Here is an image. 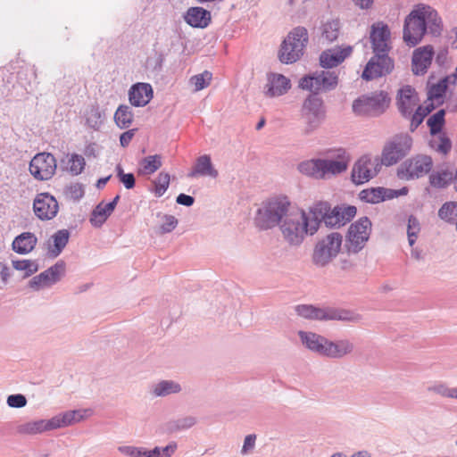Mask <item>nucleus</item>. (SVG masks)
<instances>
[{"label": "nucleus", "mask_w": 457, "mask_h": 457, "mask_svg": "<svg viewBox=\"0 0 457 457\" xmlns=\"http://www.w3.org/2000/svg\"><path fill=\"white\" fill-rule=\"evenodd\" d=\"M441 24V18L434 8L418 4L405 17L403 39L408 46L414 47L422 40L428 29L433 36L440 35Z\"/></svg>", "instance_id": "obj_1"}, {"label": "nucleus", "mask_w": 457, "mask_h": 457, "mask_svg": "<svg viewBox=\"0 0 457 457\" xmlns=\"http://www.w3.org/2000/svg\"><path fill=\"white\" fill-rule=\"evenodd\" d=\"M86 411L73 410L61 412L49 420H37L21 423L16 431L22 436H36L47 431L66 428L81 421Z\"/></svg>", "instance_id": "obj_2"}, {"label": "nucleus", "mask_w": 457, "mask_h": 457, "mask_svg": "<svg viewBox=\"0 0 457 457\" xmlns=\"http://www.w3.org/2000/svg\"><path fill=\"white\" fill-rule=\"evenodd\" d=\"M290 207L291 203L287 196L273 197L263 202L254 217L256 227L267 230L280 226Z\"/></svg>", "instance_id": "obj_3"}, {"label": "nucleus", "mask_w": 457, "mask_h": 457, "mask_svg": "<svg viewBox=\"0 0 457 457\" xmlns=\"http://www.w3.org/2000/svg\"><path fill=\"white\" fill-rule=\"evenodd\" d=\"M295 311L297 315L304 319L321 321L339 320L359 323L362 320V316L353 311L336 307L319 308L312 304H299L295 307Z\"/></svg>", "instance_id": "obj_4"}, {"label": "nucleus", "mask_w": 457, "mask_h": 457, "mask_svg": "<svg viewBox=\"0 0 457 457\" xmlns=\"http://www.w3.org/2000/svg\"><path fill=\"white\" fill-rule=\"evenodd\" d=\"M304 217V210L291 206L282 220L279 228L288 245L298 246L309 235L308 224Z\"/></svg>", "instance_id": "obj_5"}, {"label": "nucleus", "mask_w": 457, "mask_h": 457, "mask_svg": "<svg viewBox=\"0 0 457 457\" xmlns=\"http://www.w3.org/2000/svg\"><path fill=\"white\" fill-rule=\"evenodd\" d=\"M309 41L306 28H294L281 44L278 58L282 63L289 64L298 61L303 54Z\"/></svg>", "instance_id": "obj_6"}, {"label": "nucleus", "mask_w": 457, "mask_h": 457, "mask_svg": "<svg viewBox=\"0 0 457 457\" xmlns=\"http://www.w3.org/2000/svg\"><path fill=\"white\" fill-rule=\"evenodd\" d=\"M338 81V72L336 71H315L300 79L299 87L310 91V95L319 96L320 93H328L336 89Z\"/></svg>", "instance_id": "obj_7"}, {"label": "nucleus", "mask_w": 457, "mask_h": 457, "mask_svg": "<svg viewBox=\"0 0 457 457\" xmlns=\"http://www.w3.org/2000/svg\"><path fill=\"white\" fill-rule=\"evenodd\" d=\"M390 98L383 90L363 95L353 103V111L357 115L377 117L388 108Z\"/></svg>", "instance_id": "obj_8"}, {"label": "nucleus", "mask_w": 457, "mask_h": 457, "mask_svg": "<svg viewBox=\"0 0 457 457\" xmlns=\"http://www.w3.org/2000/svg\"><path fill=\"white\" fill-rule=\"evenodd\" d=\"M343 237L338 232H332L320 239L312 252V261L320 268L326 267L341 250Z\"/></svg>", "instance_id": "obj_9"}, {"label": "nucleus", "mask_w": 457, "mask_h": 457, "mask_svg": "<svg viewBox=\"0 0 457 457\" xmlns=\"http://www.w3.org/2000/svg\"><path fill=\"white\" fill-rule=\"evenodd\" d=\"M302 116L304 120L305 134L320 128L326 119V107L322 98L317 95H309L303 104Z\"/></svg>", "instance_id": "obj_10"}, {"label": "nucleus", "mask_w": 457, "mask_h": 457, "mask_svg": "<svg viewBox=\"0 0 457 457\" xmlns=\"http://www.w3.org/2000/svg\"><path fill=\"white\" fill-rule=\"evenodd\" d=\"M412 138L408 134H398L386 144L382 151L381 164L391 166L397 163L411 151Z\"/></svg>", "instance_id": "obj_11"}, {"label": "nucleus", "mask_w": 457, "mask_h": 457, "mask_svg": "<svg viewBox=\"0 0 457 457\" xmlns=\"http://www.w3.org/2000/svg\"><path fill=\"white\" fill-rule=\"evenodd\" d=\"M371 226L370 220L366 216L350 225L346 237L348 252L357 253L365 246L371 233Z\"/></svg>", "instance_id": "obj_12"}, {"label": "nucleus", "mask_w": 457, "mask_h": 457, "mask_svg": "<svg viewBox=\"0 0 457 457\" xmlns=\"http://www.w3.org/2000/svg\"><path fill=\"white\" fill-rule=\"evenodd\" d=\"M433 167L432 158L428 155H417L404 161L397 170L401 179L411 180L428 174Z\"/></svg>", "instance_id": "obj_13"}, {"label": "nucleus", "mask_w": 457, "mask_h": 457, "mask_svg": "<svg viewBox=\"0 0 457 457\" xmlns=\"http://www.w3.org/2000/svg\"><path fill=\"white\" fill-rule=\"evenodd\" d=\"M379 170L378 159H372L371 156L365 154L353 164L351 179L355 185L364 184L377 176Z\"/></svg>", "instance_id": "obj_14"}, {"label": "nucleus", "mask_w": 457, "mask_h": 457, "mask_svg": "<svg viewBox=\"0 0 457 457\" xmlns=\"http://www.w3.org/2000/svg\"><path fill=\"white\" fill-rule=\"evenodd\" d=\"M57 163L50 153L37 154L29 162V172L37 180H48L55 173Z\"/></svg>", "instance_id": "obj_15"}, {"label": "nucleus", "mask_w": 457, "mask_h": 457, "mask_svg": "<svg viewBox=\"0 0 457 457\" xmlns=\"http://www.w3.org/2000/svg\"><path fill=\"white\" fill-rule=\"evenodd\" d=\"M394 69V62L388 54L374 53L361 74L364 80L370 81L389 74Z\"/></svg>", "instance_id": "obj_16"}, {"label": "nucleus", "mask_w": 457, "mask_h": 457, "mask_svg": "<svg viewBox=\"0 0 457 457\" xmlns=\"http://www.w3.org/2000/svg\"><path fill=\"white\" fill-rule=\"evenodd\" d=\"M65 273V262H57L55 264L44 270L40 274L33 277L29 286L35 291L57 283Z\"/></svg>", "instance_id": "obj_17"}, {"label": "nucleus", "mask_w": 457, "mask_h": 457, "mask_svg": "<svg viewBox=\"0 0 457 457\" xmlns=\"http://www.w3.org/2000/svg\"><path fill=\"white\" fill-rule=\"evenodd\" d=\"M57 200L49 193L37 194L33 202L35 215L41 220H48L54 218L58 212Z\"/></svg>", "instance_id": "obj_18"}, {"label": "nucleus", "mask_w": 457, "mask_h": 457, "mask_svg": "<svg viewBox=\"0 0 457 457\" xmlns=\"http://www.w3.org/2000/svg\"><path fill=\"white\" fill-rule=\"evenodd\" d=\"M353 50V48L351 46L326 49L320 54V65L321 68L328 71L337 67L352 54Z\"/></svg>", "instance_id": "obj_19"}, {"label": "nucleus", "mask_w": 457, "mask_h": 457, "mask_svg": "<svg viewBox=\"0 0 457 457\" xmlns=\"http://www.w3.org/2000/svg\"><path fill=\"white\" fill-rule=\"evenodd\" d=\"M389 38L390 29L386 23L378 21L371 25L370 39L373 53L388 54L390 51V46L388 45Z\"/></svg>", "instance_id": "obj_20"}, {"label": "nucleus", "mask_w": 457, "mask_h": 457, "mask_svg": "<svg viewBox=\"0 0 457 457\" xmlns=\"http://www.w3.org/2000/svg\"><path fill=\"white\" fill-rule=\"evenodd\" d=\"M357 212V209L353 205L336 206L333 209L329 206L324 223L328 228H339L349 222Z\"/></svg>", "instance_id": "obj_21"}, {"label": "nucleus", "mask_w": 457, "mask_h": 457, "mask_svg": "<svg viewBox=\"0 0 457 457\" xmlns=\"http://www.w3.org/2000/svg\"><path fill=\"white\" fill-rule=\"evenodd\" d=\"M329 210V204L328 202H317L309 207L305 212L306 224H308L309 236L315 235L322 222L326 218V213Z\"/></svg>", "instance_id": "obj_22"}, {"label": "nucleus", "mask_w": 457, "mask_h": 457, "mask_svg": "<svg viewBox=\"0 0 457 457\" xmlns=\"http://www.w3.org/2000/svg\"><path fill=\"white\" fill-rule=\"evenodd\" d=\"M434 56L431 46H424L414 50L411 59V71L415 75H423L430 66Z\"/></svg>", "instance_id": "obj_23"}, {"label": "nucleus", "mask_w": 457, "mask_h": 457, "mask_svg": "<svg viewBox=\"0 0 457 457\" xmlns=\"http://www.w3.org/2000/svg\"><path fill=\"white\" fill-rule=\"evenodd\" d=\"M302 345L311 353L324 357L328 338L322 335L311 331H298Z\"/></svg>", "instance_id": "obj_24"}, {"label": "nucleus", "mask_w": 457, "mask_h": 457, "mask_svg": "<svg viewBox=\"0 0 457 457\" xmlns=\"http://www.w3.org/2000/svg\"><path fill=\"white\" fill-rule=\"evenodd\" d=\"M349 165V159L345 151L339 150L337 158H323L324 179H329L344 173Z\"/></svg>", "instance_id": "obj_25"}, {"label": "nucleus", "mask_w": 457, "mask_h": 457, "mask_svg": "<svg viewBox=\"0 0 457 457\" xmlns=\"http://www.w3.org/2000/svg\"><path fill=\"white\" fill-rule=\"evenodd\" d=\"M154 91L148 83L138 82L129 90V103L136 107L145 106L153 98Z\"/></svg>", "instance_id": "obj_26"}, {"label": "nucleus", "mask_w": 457, "mask_h": 457, "mask_svg": "<svg viewBox=\"0 0 457 457\" xmlns=\"http://www.w3.org/2000/svg\"><path fill=\"white\" fill-rule=\"evenodd\" d=\"M354 350V345L349 339L342 338L336 341L328 338L324 358L339 360L351 354Z\"/></svg>", "instance_id": "obj_27"}, {"label": "nucleus", "mask_w": 457, "mask_h": 457, "mask_svg": "<svg viewBox=\"0 0 457 457\" xmlns=\"http://www.w3.org/2000/svg\"><path fill=\"white\" fill-rule=\"evenodd\" d=\"M184 21L192 28L205 29L212 21V14L203 7L193 6L185 12Z\"/></svg>", "instance_id": "obj_28"}, {"label": "nucleus", "mask_w": 457, "mask_h": 457, "mask_svg": "<svg viewBox=\"0 0 457 457\" xmlns=\"http://www.w3.org/2000/svg\"><path fill=\"white\" fill-rule=\"evenodd\" d=\"M419 99L415 90L411 86H406L399 90L397 105L401 114L405 118H410Z\"/></svg>", "instance_id": "obj_29"}, {"label": "nucleus", "mask_w": 457, "mask_h": 457, "mask_svg": "<svg viewBox=\"0 0 457 457\" xmlns=\"http://www.w3.org/2000/svg\"><path fill=\"white\" fill-rule=\"evenodd\" d=\"M291 87L290 80L282 74L270 73L265 95L270 97L283 96Z\"/></svg>", "instance_id": "obj_30"}, {"label": "nucleus", "mask_w": 457, "mask_h": 457, "mask_svg": "<svg viewBox=\"0 0 457 457\" xmlns=\"http://www.w3.org/2000/svg\"><path fill=\"white\" fill-rule=\"evenodd\" d=\"M298 170L303 175L318 180H325L323 173V158H312L301 162Z\"/></svg>", "instance_id": "obj_31"}, {"label": "nucleus", "mask_w": 457, "mask_h": 457, "mask_svg": "<svg viewBox=\"0 0 457 457\" xmlns=\"http://www.w3.org/2000/svg\"><path fill=\"white\" fill-rule=\"evenodd\" d=\"M37 238L31 232H23L12 241V248L19 254H27L30 253L37 245Z\"/></svg>", "instance_id": "obj_32"}, {"label": "nucleus", "mask_w": 457, "mask_h": 457, "mask_svg": "<svg viewBox=\"0 0 457 457\" xmlns=\"http://www.w3.org/2000/svg\"><path fill=\"white\" fill-rule=\"evenodd\" d=\"M341 22L339 19H328L322 21L320 28V39L328 44L336 41L340 34Z\"/></svg>", "instance_id": "obj_33"}, {"label": "nucleus", "mask_w": 457, "mask_h": 457, "mask_svg": "<svg viewBox=\"0 0 457 457\" xmlns=\"http://www.w3.org/2000/svg\"><path fill=\"white\" fill-rule=\"evenodd\" d=\"M218 175L217 170L212 166L211 157L207 154L198 157L192 170L188 173V177L209 176L213 179Z\"/></svg>", "instance_id": "obj_34"}, {"label": "nucleus", "mask_w": 457, "mask_h": 457, "mask_svg": "<svg viewBox=\"0 0 457 457\" xmlns=\"http://www.w3.org/2000/svg\"><path fill=\"white\" fill-rule=\"evenodd\" d=\"M196 418L194 416H185L173 419L164 424L165 431L169 434L178 433L191 428L196 424Z\"/></svg>", "instance_id": "obj_35"}, {"label": "nucleus", "mask_w": 457, "mask_h": 457, "mask_svg": "<svg viewBox=\"0 0 457 457\" xmlns=\"http://www.w3.org/2000/svg\"><path fill=\"white\" fill-rule=\"evenodd\" d=\"M387 188L383 187L363 189L359 193V198L368 204H378L387 199Z\"/></svg>", "instance_id": "obj_36"}, {"label": "nucleus", "mask_w": 457, "mask_h": 457, "mask_svg": "<svg viewBox=\"0 0 457 457\" xmlns=\"http://www.w3.org/2000/svg\"><path fill=\"white\" fill-rule=\"evenodd\" d=\"M181 386L173 380H162L154 385L151 393L155 397H164L181 391Z\"/></svg>", "instance_id": "obj_37"}, {"label": "nucleus", "mask_w": 457, "mask_h": 457, "mask_svg": "<svg viewBox=\"0 0 457 457\" xmlns=\"http://www.w3.org/2000/svg\"><path fill=\"white\" fill-rule=\"evenodd\" d=\"M54 247L49 249L50 256L55 258L61 254L69 242L70 231L68 229H60L52 236Z\"/></svg>", "instance_id": "obj_38"}, {"label": "nucleus", "mask_w": 457, "mask_h": 457, "mask_svg": "<svg viewBox=\"0 0 457 457\" xmlns=\"http://www.w3.org/2000/svg\"><path fill=\"white\" fill-rule=\"evenodd\" d=\"M454 181L453 173L449 170L434 171L429 175V183L436 188H445Z\"/></svg>", "instance_id": "obj_39"}, {"label": "nucleus", "mask_w": 457, "mask_h": 457, "mask_svg": "<svg viewBox=\"0 0 457 457\" xmlns=\"http://www.w3.org/2000/svg\"><path fill=\"white\" fill-rule=\"evenodd\" d=\"M112 212V210L107 209L106 204L101 202L92 211L89 221L93 227L100 228Z\"/></svg>", "instance_id": "obj_40"}, {"label": "nucleus", "mask_w": 457, "mask_h": 457, "mask_svg": "<svg viewBox=\"0 0 457 457\" xmlns=\"http://www.w3.org/2000/svg\"><path fill=\"white\" fill-rule=\"evenodd\" d=\"M429 145L437 153L446 155L452 149V141L445 133L441 132L436 136H431Z\"/></svg>", "instance_id": "obj_41"}, {"label": "nucleus", "mask_w": 457, "mask_h": 457, "mask_svg": "<svg viewBox=\"0 0 457 457\" xmlns=\"http://www.w3.org/2000/svg\"><path fill=\"white\" fill-rule=\"evenodd\" d=\"M162 165V157L159 154L148 155L139 162L138 172L143 175H151L158 170Z\"/></svg>", "instance_id": "obj_42"}, {"label": "nucleus", "mask_w": 457, "mask_h": 457, "mask_svg": "<svg viewBox=\"0 0 457 457\" xmlns=\"http://www.w3.org/2000/svg\"><path fill=\"white\" fill-rule=\"evenodd\" d=\"M114 121L120 129H126L133 121V113L131 108L125 104H120L114 113Z\"/></svg>", "instance_id": "obj_43"}, {"label": "nucleus", "mask_w": 457, "mask_h": 457, "mask_svg": "<svg viewBox=\"0 0 457 457\" xmlns=\"http://www.w3.org/2000/svg\"><path fill=\"white\" fill-rule=\"evenodd\" d=\"M445 111L444 109H440L428 119L427 125L429 128L431 136H436L442 132L445 123Z\"/></svg>", "instance_id": "obj_44"}, {"label": "nucleus", "mask_w": 457, "mask_h": 457, "mask_svg": "<svg viewBox=\"0 0 457 457\" xmlns=\"http://www.w3.org/2000/svg\"><path fill=\"white\" fill-rule=\"evenodd\" d=\"M104 120V113L102 112L98 105H91L86 113V123L95 130H98Z\"/></svg>", "instance_id": "obj_45"}, {"label": "nucleus", "mask_w": 457, "mask_h": 457, "mask_svg": "<svg viewBox=\"0 0 457 457\" xmlns=\"http://www.w3.org/2000/svg\"><path fill=\"white\" fill-rule=\"evenodd\" d=\"M438 216L441 220L450 223L456 224L457 221V203L448 202L444 204L438 211Z\"/></svg>", "instance_id": "obj_46"}, {"label": "nucleus", "mask_w": 457, "mask_h": 457, "mask_svg": "<svg viewBox=\"0 0 457 457\" xmlns=\"http://www.w3.org/2000/svg\"><path fill=\"white\" fill-rule=\"evenodd\" d=\"M212 78V74L208 71H204L200 74L192 76L189 83L194 87L195 91H200L209 86Z\"/></svg>", "instance_id": "obj_47"}, {"label": "nucleus", "mask_w": 457, "mask_h": 457, "mask_svg": "<svg viewBox=\"0 0 457 457\" xmlns=\"http://www.w3.org/2000/svg\"><path fill=\"white\" fill-rule=\"evenodd\" d=\"M170 177L167 172H160L158 177L153 181L154 185V193L155 196L161 197L164 195L170 186Z\"/></svg>", "instance_id": "obj_48"}, {"label": "nucleus", "mask_w": 457, "mask_h": 457, "mask_svg": "<svg viewBox=\"0 0 457 457\" xmlns=\"http://www.w3.org/2000/svg\"><path fill=\"white\" fill-rule=\"evenodd\" d=\"M12 267L17 270H24V278L29 277L38 270V264L31 260L12 261Z\"/></svg>", "instance_id": "obj_49"}, {"label": "nucleus", "mask_w": 457, "mask_h": 457, "mask_svg": "<svg viewBox=\"0 0 457 457\" xmlns=\"http://www.w3.org/2000/svg\"><path fill=\"white\" fill-rule=\"evenodd\" d=\"M448 79L447 78L440 79L437 83L432 85L428 92V99H439L442 98L447 90Z\"/></svg>", "instance_id": "obj_50"}, {"label": "nucleus", "mask_w": 457, "mask_h": 457, "mask_svg": "<svg viewBox=\"0 0 457 457\" xmlns=\"http://www.w3.org/2000/svg\"><path fill=\"white\" fill-rule=\"evenodd\" d=\"M420 231V221L416 217L413 215H411L408 219V225H407V236H408V242L411 246H412L418 237V235Z\"/></svg>", "instance_id": "obj_51"}, {"label": "nucleus", "mask_w": 457, "mask_h": 457, "mask_svg": "<svg viewBox=\"0 0 457 457\" xmlns=\"http://www.w3.org/2000/svg\"><path fill=\"white\" fill-rule=\"evenodd\" d=\"M115 170L120 182L122 183L126 189H132L135 187L136 178L133 173H125L120 164L116 166Z\"/></svg>", "instance_id": "obj_52"}, {"label": "nucleus", "mask_w": 457, "mask_h": 457, "mask_svg": "<svg viewBox=\"0 0 457 457\" xmlns=\"http://www.w3.org/2000/svg\"><path fill=\"white\" fill-rule=\"evenodd\" d=\"M431 112V109H424L422 105H419L414 113H411L410 129L414 131L423 121L424 118Z\"/></svg>", "instance_id": "obj_53"}, {"label": "nucleus", "mask_w": 457, "mask_h": 457, "mask_svg": "<svg viewBox=\"0 0 457 457\" xmlns=\"http://www.w3.org/2000/svg\"><path fill=\"white\" fill-rule=\"evenodd\" d=\"M70 167L69 170L72 175H79L80 174L86 165L85 159L82 155L73 154H71L70 160H69Z\"/></svg>", "instance_id": "obj_54"}, {"label": "nucleus", "mask_w": 457, "mask_h": 457, "mask_svg": "<svg viewBox=\"0 0 457 457\" xmlns=\"http://www.w3.org/2000/svg\"><path fill=\"white\" fill-rule=\"evenodd\" d=\"M84 187L80 183H71L65 188V195L68 198L79 201L84 196Z\"/></svg>", "instance_id": "obj_55"}, {"label": "nucleus", "mask_w": 457, "mask_h": 457, "mask_svg": "<svg viewBox=\"0 0 457 457\" xmlns=\"http://www.w3.org/2000/svg\"><path fill=\"white\" fill-rule=\"evenodd\" d=\"M427 390L443 397L452 398L453 387H449L442 382L428 386Z\"/></svg>", "instance_id": "obj_56"}, {"label": "nucleus", "mask_w": 457, "mask_h": 457, "mask_svg": "<svg viewBox=\"0 0 457 457\" xmlns=\"http://www.w3.org/2000/svg\"><path fill=\"white\" fill-rule=\"evenodd\" d=\"M118 451L129 457H145V448L131 445H123L118 447Z\"/></svg>", "instance_id": "obj_57"}, {"label": "nucleus", "mask_w": 457, "mask_h": 457, "mask_svg": "<svg viewBox=\"0 0 457 457\" xmlns=\"http://www.w3.org/2000/svg\"><path fill=\"white\" fill-rule=\"evenodd\" d=\"M28 401L24 395L14 394L7 397L6 403L11 408H22L25 407Z\"/></svg>", "instance_id": "obj_58"}, {"label": "nucleus", "mask_w": 457, "mask_h": 457, "mask_svg": "<svg viewBox=\"0 0 457 457\" xmlns=\"http://www.w3.org/2000/svg\"><path fill=\"white\" fill-rule=\"evenodd\" d=\"M178 225V220L173 215L164 214L163 223L160 227L162 234L171 232Z\"/></svg>", "instance_id": "obj_59"}, {"label": "nucleus", "mask_w": 457, "mask_h": 457, "mask_svg": "<svg viewBox=\"0 0 457 457\" xmlns=\"http://www.w3.org/2000/svg\"><path fill=\"white\" fill-rule=\"evenodd\" d=\"M256 436L250 434L245 437L244 445L241 450L242 454L247 453L250 450L254 448Z\"/></svg>", "instance_id": "obj_60"}, {"label": "nucleus", "mask_w": 457, "mask_h": 457, "mask_svg": "<svg viewBox=\"0 0 457 457\" xmlns=\"http://www.w3.org/2000/svg\"><path fill=\"white\" fill-rule=\"evenodd\" d=\"M176 202H177V204H179L180 205L190 207L194 204L195 198L189 195L181 193L177 196Z\"/></svg>", "instance_id": "obj_61"}, {"label": "nucleus", "mask_w": 457, "mask_h": 457, "mask_svg": "<svg viewBox=\"0 0 457 457\" xmlns=\"http://www.w3.org/2000/svg\"><path fill=\"white\" fill-rule=\"evenodd\" d=\"M135 135V129H129L125 132H123L120 136V144L122 147H126L129 145L131 139L133 138Z\"/></svg>", "instance_id": "obj_62"}, {"label": "nucleus", "mask_w": 457, "mask_h": 457, "mask_svg": "<svg viewBox=\"0 0 457 457\" xmlns=\"http://www.w3.org/2000/svg\"><path fill=\"white\" fill-rule=\"evenodd\" d=\"M408 187H403L400 189H391V188H387V199L388 200H391V199H394V198H396V197H399V196H402V195H405L408 194Z\"/></svg>", "instance_id": "obj_63"}, {"label": "nucleus", "mask_w": 457, "mask_h": 457, "mask_svg": "<svg viewBox=\"0 0 457 457\" xmlns=\"http://www.w3.org/2000/svg\"><path fill=\"white\" fill-rule=\"evenodd\" d=\"M178 445L176 442L172 441L165 447L161 448V455L162 457H170L175 451L177 450Z\"/></svg>", "instance_id": "obj_64"}]
</instances>
